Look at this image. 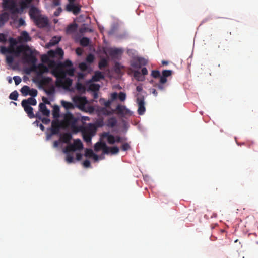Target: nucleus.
<instances>
[{"label":"nucleus","mask_w":258,"mask_h":258,"mask_svg":"<svg viewBox=\"0 0 258 258\" xmlns=\"http://www.w3.org/2000/svg\"><path fill=\"white\" fill-rule=\"evenodd\" d=\"M28 4H29L26 2L25 0L21 1L20 3L21 6V10L22 11L25 8H27Z\"/></svg>","instance_id":"5fc2aeb1"},{"label":"nucleus","mask_w":258,"mask_h":258,"mask_svg":"<svg viewBox=\"0 0 258 258\" xmlns=\"http://www.w3.org/2000/svg\"><path fill=\"white\" fill-rule=\"evenodd\" d=\"M60 41V39L57 37H53L50 42L47 43V47H49L57 44Z\"/></svg>","instance_id":"c85d7f7f"},{"label":"nucleus","mask_w":258,"mask_h":258,"mask_svg":"<svg viewBox=\"0 0 258 258\" xmlns=\"http://www.w3.org/2000/svg\"><path fill=\"white\" fill-rule=\"evenodd\" d=\"M72 81L68 78L66 77V90H68L69 86L71 85Z\"/></svg>","instance_id":"052dcab7"},{"label":"nucleus","mask_w":258,"mask_h":258,"mask_svg":"<svg viewBox=\"0 0 258 258\" xmlns=\"http://www.w3.org/2000/svg\"><path fill=\"white\" fill-rule=\"evenodd\" d=\"M110 147H108L106 144L104 145L103 149H102L104 154H108L110 153Z\"/></svg>","instance_id":"bf43d9fd"},{"label":"nucleus","mask_w":258,"mask_h":258,"mask_svg":"<svg viewBox=\"0 0 258 258\" xmlns=\"http://www.w3.org/2000/svg\"><path fill=\"white\" fill-rule=\"evenodd\" d=\"M151 76L154 78H157L160 77V73L158 70H153L151 73Z\"/></svg>","instance_id":"49530a36"},{"label":"nucleus","mask_w":258,"mask_h":258,"mask_svg":"<svg viewBox=\"0 0 258 258\" xmlns=\"http://www.w3.org/2000/svg\"><path fill=\"white\" fill-rule=\"evenodd\" d=\"M19 42H27L31 40V38L28 32L25 31H22L20 36L18 37Z\"/></svg>","instance_id":"dca6fc26"},{"label":"nucleus","mask_w":258,"mask_h":258,"mask_svg":"<svg viewBox=\"0 0 258 258\" xmlns=\"http://www.w3.org/2000/svg\"><path fill=\"white\" fill-rule=\"evenodd\" d=\"M119 99L121 101H124L126 99V94L124 92H120L118 94Z\"/></svg>","instance_id":"6e6d98bb"},{"label":"nucleus","mask_w":258,"mask_h":258,"mask_svg":"<svg viewBox=\"0 0 258 258\" xmlns=\"http://www.w3.org/2000/svg\"><path fill=\"white\" fill-rule=\"evenodd\" d=\"M81 129L79 130L82 134L83 138L86 143H91L92 137L95 134L96 127L92 124H89L88 127L81 125Z\"/></svg>","instance_id":"423d86ee"},{"label":"nucleus","mask_w":258,"mask_h":258,"mask_svg":"<svg viewBox=\"0 0 258 258\" xmlns=\"http://www.w3.org/2000/svg\"><path fill=\"white\" fill-rule=\"evenodd\" d=\"M93 31V29L89 28L86 24H83L82 25L79 29V32L80 33H84L86 32H92Z\"/></svg>","instance_id":"cd10ccee"},{"label":"nucleus","mask_w":258,"mask_h":258,"mask_svg":"<svg viewBox=\"0 0 258 258\" xmlns=\"http://www.w3.org/2000/svg\"><path fill=\"white\" fill-rule=\"evenodd\" d=\"M8 41L9 43V45L13 46H16L18 43L19 42L18 40H17L16 38L13 37H10L8 39Z\"/></svg>","instance_id":"58836bf2"},{"label":"nucleus","mask_w":258,"mask_h":258,"mask_svg":"<svg viewBox=\"0 0 258 258\" xmlns=\"http://www.w3.org/2000/svg\"><path fill=\"white\" fill-rule=\"evenodd\" d=\"M95 57L93 54H89L87 55L86 60L87 62L89 63H92L94 60Z\"/></svg>","instance_id":"79ce46f5"},{"label":"nucleus","mask_w":258,"mask_h":258,"mask_svg":"<svg viewBox=\"0 0 258 258\" xmlns=\"http://www.w3.org/2000/svg\"><path fill=\"white\" fill-rule=\"evenodd\" d=\"M116 111L118 114L125 115L128 113L129 110L125 107V106L118 104L116 106V109L112 110V112H115Z\"/></svg>","instance_id":"2eb2a0df"},{"label":"nucleus","mask_w":258,"mask_h":258,"mask_svg":"<svg viewBox=\"0 0 258 258\" xmlns=\"http://www.w3.org/2000/svg\"><path fill=\"white\" fill-rule=\"evenodd\" d=\"M172 74V71L169 70H163L162 72V76L160 78V82L161 83H166L167 79L166 78L170 76Z\"/></svg>","instance_id":"a211bd4d"},{"label":"nucleus","mask_w":258,"mask_h":258,"mask_svg":"<svg viewBox=\"0 0 258 258\" xmlns=\"http://www.w3.org/2000/svg\"><path fill=\"white\" fill-rule=\"evenodd\" d=\"M24 46L27 48H24V50L22 51V59L25 63L33 66L37 62V51L35 49H32L28 45H24Z\"/></svg>","instance_id":"7ed1b4c3"},{"label":"nucleus","mask_w":258,"mask_h":258,"mask_svg":"<svg viewBox=\"0 0 258 258\" xmlns=\"http://www.w3.org/2000/svg\"><path fill=\"white\" fill-rule=\"evenodd\" d=\"M38 10L37 8L34 6L32 7L29 11V16L31 19H32L33 21L36 18L40 16L38 15Z\"/></svg>","instance_id":"6ab92c4d"},{"label":"nucleus","mask_w":258,"mask_h":258,"mask_svg":"<svg viewBox=\"0 0 258 258\" xmlns=\"http://www.w3.org/2000/svg\"><path fill=\"white\" fill-rule=\"evenodd\" d=\"M74 108V106L73 104L66 101V109H69Z\"/></svg>","instance_id":"e2e57ef3"},{"label":"nucleus","mask_w":258,"mask_h":258,"mask_svg":"<svg viewBox=\"0 0 258 258\" xmlns=\"http://www.w3.org/2000/svg\"><path fill=\"white\" fill-rule=\"evenodd\" d=\"M109 55L113 57H117L122 53L121 49L118 48L111 49L109 50Z\"/></svg>","instance_id":"b1692460"},{"label":"nucleus","mask_w":258,"mask_h":258,"mask_svg":"<svg viewBox=\"0 0 258 258\" xmlns=\"http://www.w3.org/2000/svg\"><path fill=\"white\" fill-rule=\"evenodd\" d=\"M134 76L138 81H143L144 79V77L142 78L141 73L139 71H135L134 72Z\"/></svg>","instance_id":"e433bc0d"},{"label":"nucleus","mask_w":258,"mask_h":258,"mask_svg":"<svg viewBox=\"0 0 258 258\" xmlns=\"http://www.w3.org/2000/svg\"><path fill=\"white\" fill-rule=\"evenodd\" d=\"M83 52V50L82 48H81L80 47H78V48H76V53L78 55L81 56Z\"/></svg>","instance_id":"69168bd1"},{"label":"nucleus","mask_w":258,"mask_h":258,"mask_svg":"<svg viewBox=\"0 0 258 258\" xmlns=\"http://www.w3.org/2000/svg\"><path fill=\"white\" fill-rule=\"evenodd\" d=\"M52 81V79L51 78L49 77H42L40 81V83L42 85H48Z\"/></svg>","instance_id":"7c9ffc66"},{"label":"nucleus","mask_w":258,"mask_h":258,"mask_svg":"<svg viewBox=\"0 0 258 258\" xmlns=\"http://www.w3.org/2000/svg\"><path fill=\"white\" fill-rule=\"evenodd\" d=\"M121 149L124 151H127L130 149V146L128 143H125L122 145Z\"/></svg>","instance_id":"864d4df0"},{"label":"nucleus","mask_w":258,"mask_h":258,"mask_svg":"<svg viewBox=\"0 0 258 258\" xmlns=\"http://www.w3.org/2000/svg\"><path fill=\"white\" fill-rule=\"evenodd\" d=\"M83 166L86 168L90 167V162L88 160H85L83 163Z\"/></svg>","instance_id":"338daca9"},{"label":"nucleus","mask_w":258,"mask_h":258,"mask_svg":"<svg viewBox=\"0 0 258 258\" xmlns=\"http://www.w3.org/2000/svg\"><path fill=\"white\" fill-rule=\"evenodd\" d=\"M83 148V145L80 139H77L74 140L73 143H70L66 146V153L68 152L81 150Z\"/></svg>","instance_id":"0eeeda50"},{"label":"nucleus","mask_w":258,"mask_h":258,"mask_svg":"<svg viewBox=\"0 0 258 258\" xmlns=\"http://www.w3.org/2000/svg\"><path fill=\"white\" fill-rule=\"evenodd\" d=\"M37 90L35 89H30L29 93L28 95H30L32 97H36L37 95Z\"/></svg>","instance_id":"09e8293b"},{"label":"nucleus","mask_w":258,"mask_h":258,"mask_svg":"<svg viewBox=\"0 0 258 258\" xmlns=\"http://www.w3.org/2000/svg\"><path fill=\"white\" fill-rule=\"evenodd\" d=\"M30 91V87L26 85L24 86L20 90L22 94L25 96L28 95Z\"/></svg>","instance_id":"2f4dec72"},{"label":"nucleus","mask_w":258,"mask_h":258,"mask_svg":"<svg viewBox=\"0 0 258 258\" xmlns=\"http://www.w3.org/2000/svg\"><path fill=\"white\" fill-rule=\"evenodd\" d=\"M75 69L74 68H66V76L67 75L71 76L74 75Z\"/></svg>","instance_id":"37998d69"},{"label":"nucleus","mask_w":258,"mask_h":258,"mask_svg":"<svg viewBox=\"0 0 258 258\" xmlns=\"http://www.w3.org/2000/svg\"><path fill=\"white\" fill-rule=\"evenodd\" d=\"M108 66V61L105 58H102L99 62L98 67L100 69L106 67Z\"/></svg>","instance_id":"72a5a7b5"},{"label":"nucleus","mask_w":258,"mask_h":258,"mask_svg":"<svg viewBox=\"0 0 258 258\" xmlns=\"http://www.w3.org/2000/svg\"><path fill=\"white\" fill-rule=\"evenodd\" d=\"M39 110L45 116H48L50 114L49 110L47 108L46 105L43 103L39 104Z\"/></svg>","instance_id":"5701e85b"},{"label":"nucleus","mask_w":258,"mask_h":258,"mask_svg":"<svg viewBox=\"0 0 258 258\" xmlns=\"http://www.w3.org/2000/svg\"><path fill=\"white\" fill-rule=\"evenodd\" d=\"M102 138H107L108 143L110 144H113L115 143V137L110 134L108 132H104L102 135Z\"/></svg>","instance_id":"aec40b11"},{"label":"nucleus","mask_w":258,"mask_h":258,"mask_svg":"<svg viewBox=\"0 0 258 258\" xmlns=\"http://www.w3.org/2000/svg\"><path fill=\"white\" fill-rule=\"evenodd\" d=\"M110 153L113 155L118 154L119 151V148L116 146L110 147Z\"/></svg>","instance_id":"a19ab883"},{"label":"nucleus","mask_w":258,"mask_h":258,"mask_svg":"<svg viewBox=\"0 0 258 258\" xmlns=\"http://www.w3.org/2000/svg\"><path fill=\"white\" fill-rule=\"evenodd\" d=\"M66 160L67 161V162H68L69 163H73L75 161L74 156L70 155V154H68L67 155Z\"/></svg>","instance_id":"de8ad7c7"},{"label":"nucleus","mask_w":258,"mask_h":258,"mask_svg":"<svg viewBox=\"0 0 258 258\" xmlns=\"http://www.w3.org/2000/svg\"><path fill=\"white\" fill-rule=\"evenodd\" d=\"M9 14L5 12L0 15V21L3 22L5 23L9 20Z\"/></svg>","instance_id":"c9c22d12"},{"label":"nucleus","mask_w":258,"mask_h":258,"mask_svg":"<svg viewBox=\"0 0 258 258\" xmlns=\"http://www.w3.org/2000/svg\"><path fill=\"white\" fill-rule=\"evenodd\" d=\"M69 3L66 6V10L72 12L74 15L78 14L81 11V7L78 4H75V0H68Z\"/></svg>","instance_id":"1a4fd4ad"},{"label":"nucleus","mask_w":258,"mask_h":258,"mask_svg":"<svg viewBox=\"0 0 258 258\" xmlns=\"http://www.w3.org/2000/svg\"><path fill=\"white\" fill-rule=\"evenodd\" d=\"M105 142H98L95 144L94 150L98 151L100 150H102L104 147V145H105Z\"/></svg>","instance_id":"473e14b6"},{"label":"nucleus","mask_w":258,"mask_h":258,"mask_svg":"<svg viewBox=\"0 0 258 258\" xmlns=\"http://www.w3.org/2000/svg\"><path fill=\"white\" fill-rule=\"evenodd\" d=\"M79 67L80 69V70L82 71H85L88 69V66L84 62H81L80 63H79Z\"/></svg>","instance_id":"c03bdc74"},{"label":"nucleus","mask_w":258,"mask_h":258,"mask_svg":"<svg viewBox=\"0 0 258 258\" xmlns=\"http://www.w3.org/2000/svg\"><path fill=\"white\" fill-rule=\"evenodd\" d=\"M76 89L80 93H84L86 91L85 86L79 82L76 83Z\"/></svg>","instance_id":"c756f323"},{"label":"nucleus","mask_w":258,"mask_h":258,"mask_svg":"<svg viewBox=\"0 0 258 258\" xmlns=\"http://www.w3.org/2000/svg\"><path fill=\"white\" fill-rule=\"evenodd\" d=\"M13 79L15 81L16 85H19L21 82V78L19 76H14Z\"/></svg>","instance_id":"13d9d810"},{"label":"nucleus","mask_w":258,"mask_h":258,"mask_svg":"<svg viewBox=\"0 0 258 258\" xmlns=\"http://www.w3.org/2000/svg\"><path fill=\"white\" fill-rule=\"evenodd\" d=\"M94 155V152L91 149H86L85 151V156L86 157L91 158Z\"/></svg>","instance_id":"ea45409f"},{"label":"nucleus","mask_w":258,"mask_h":258,"mask_svg":"<svg viewBox=\"0 0 258 258\" xmlns=\"http://www.w3.org/2000/svg\"><path fill=\"white\" fill-rule=\"evenodd\" d=\"M54 51L56 54V56H62L63 54V51L61 48H58L55 50H54Z\"/></svg>","instance_id":"4d7b16f0"},{"label":"nucleus","mask_w":258,"mask_h":258,"mask_svg":"<svg viewBox=\"0 0 258 258\" xmlns=\"http://www.w3.org/2000/svg\"><path fill=\"white\" fill-rule=\"evenodd\" d=\"M77 28V25L76 23H72L69 25L66 29V33H72L75 32Z\"/></svg>","instance_id":"393cba45"},{"label":"nucleus","mask_w":258,"mask_h":258,"mask_svg":"<svg viewBox=\"0 0 258 258\" xmlns=\"http://www.w3.org/2000/svg\"><path fill=\"white\" fill-rule=\"evenodd\" d=\"M37 104V101L34 97H30L27 99H24L21 102V105L26 104V105L35 106Z\"/></svg>","instance_id":"412c9836"},{"label":"nucleus","mask_w":258,"mask_h":258,"mask_svg":"<svg viewBox=\"0 0 258 258\" xmlns=\"http://www.w3.org/2000/svg\"><path fill=\"white\" fill-rule=\"evenodd\" d=\"M30 70L37 72L38 76H41L49 71L48 68L42 63H40L38 65L35 64L33 66H31Z\"/></svg>","instance_id":"9d476101"},{"label":"nucleus","mask_w":258,"mask_h":258,"mask_svg":"<svg viewBox=\"0 0 258 258\" xmlns=\"http://www.w3.org/2000/svg\"><path fill=\"white\" fill-rule=\"evenodd\" d=\"M104 78V76L103 74L101 72L97 71L95 72L94 75L92 76V81L94 82H98Z\"/></svg>","instance_id":"4be33fe9"},{"label":"nucleus","mask_w":258,"mask_h":258,"mask_svg":"<svg viewBox=\"0 0 258 258\" xmlns=\"http://www.w3.org/2000/svg\"><path fill=\"white\" fill-rule=\"evenodd\" d=\"M79 117H74L69 112H66V130L70 129L73 133H77L81 129V125H77Z\"/></svg>","instance_id":"20e7f679"},{"label":"nucleus","mask_w":258,"mask_h":258,"mask_svg":"<svg viewBox=\"0 0 258 258\" xmlns=\"http://www.w3.org/2000/svg\"><path fill=\"white\" fill-rule=\"evenodd\" d=\"M73 101L75 105L81 111L92 113L94 111V108L92 106H86L88 102L85 97L76 96L73 97Z\"/></svg>","instance_id":"39448f33"},{"label":"nucleus","mask_w":258,"mask_h":258,"mask_svg":"<svg viewBox=\"0 0 258 258\" xmlns=\"http://www.w3.org/2000/svg\"><path fill=\"white\" fill-rule=\"evenodd\" d=\"M36 25L40 28H44L48 24V20L46 17H42L41 15L36 18L34 20Z\"/></svg>","instance_id":"4468645a"},{"label":"nucleus","mask_w":258,"mask_h":258,"mask_svg":"<svg viewBox=\"0 0 258 258\" xmlns=\"http://www.w3.org/2000/svg\"><path fill=\"white\" fill-rule=\"evenodd\" d=\"M21 105L30 118H33L35 117V114L33 113V108L32 107L29 105H26V104Z\"/></svg>","instance_id":"f3484780"},{"label":"nucleus","mask_w":258,"mask_h":258,"mask_svg":"<svg viewBox=\"0 0 258 258\" xmlns=\"http://www.w3.org/2000/svg\"><path fill=\"white\" fill-rule=\"evenodd\" d=\"M137 103L138 106V114L141 115H143L146 111L144 97L142 95L138 94L137 98Z\"/></svg>","instance_id":"9b49d317"},{"label":"nucleus","mask_w":258,"mask_h":258,"mask_svg":"<svg viewBox=\"0 0 258 258\" xmlns=\"http://www.w3.org/2000/svg\"><path fill=\"white\" fill-rule=\"evenodd\" d=\"M3 7L5 9L9 10L12 14L20 12V9L17 8V4L14 0H5L3 3Z\"/></svg>","instance_id":"6e6552de"},{"label":"nucleus","mask_w":258,"mask_h":258,"mask_svg":"<svg viewBox=\"0 0 258 258\" xmlns=\"http://www.w3.org/2000/svg\"><path fill=\"white\" fill-rule=\"evenodd\" d=\"M41 61L47 63L49 68L52 69V74L56 78V86L64 89V62H56L51 60L48 54L43 55Z\"/></svg>","instance_id":"f03ea898"},{"label":"nucleus","mask_w":258,"mask_h":258,"mask_svg":"<svg viewBox=\"0 0 258 258\" xmlns=\"http://www.w3.org/2000/svg\"><path fill=\"white\" fill-rule=\"evenodd\" d=\"M100 88V85L98 84H91L89 86V89L93 92H97Z\"/></svg>","instance_id":"f704fd0d"},{"label":"nucleus","mask_w":258,"mask_h":258,"mask_svg":"<svg viewBox=\"0 0 258 258\" xmlns=\"http://www.w3.org/2000/svg\"><path fill=\"white\" fill-rule=\"evenodd\" d=\"M0 52L2 54H4L6 53H9L8 48L4 46H0Z\"/></svg>","instance_id":"8fccbe9b"},{"label":"nucleus","mask_w":258,"mask_h":258,"mask_svg":"<svg viewBox=\"0 0 258 258\" xmlns=\"http://www.w3.org/2000/svg\"><path fill=\"white\" fill-rule=\"evenodd\" d=\"M6 61L9 65L12 64L14 62V57L12 55H8L6 57Z\"/></svg>","instance_id":"603ef678"},{"label":"nucleus","mask_w":258,"mask_h":258,"mask_svg":"<svg viewBox=\"0 0 258 258\" xmlns=\"http://www.w3.org/2000/svg\"><path fill=\"white\" fill-rule=\"evenodd\" d=\"M117 124V119L115 117H112L109 118L107 121V126L109 127H114Z\"/></svg>","instance_id":"a878e982"},{"label":"nucleus","mask_w":258,"mask_h":258,"mask_svg":"<svg viewBox=\"0 0 258 258\" xmlns=\"http://www.w3.org/2000/svg\"><path fill=\"white\" fill-rule=\"evenodd\" d=\"M53 120L51 121V126L47 128L45 132L46 140L49 141L53 136L58 137L57 140L53 142L52 147L59 153L64 154V118L59 120L60 108L57 105L53 107L52 111Z\"/></svg>","instance_id":"f257e3e1"},{"label":"nucleus","mask_w":258,"mask_h":258,"mask_svg":"<svg viewBox=\"0 0 258 258\" xmlns=\"http://www.w3.org/2000/svg\"><path fill=\"white\" fill-rule=\"evenodd\" d=\"M18 93L17 91H14L12 92L9 96V98L13 100H17L18 97Z\"/></svg>","instance_id":"4c0bfd02"},{"label":"nucleus","mask_w":258,"mask_h":258,"mask_svg":"<svg viewBox=\"0 0 258 258\" xmlns=\"http://www.w3.org/2000/svg\"><path fill=\"white\" fill-rule=\"evenodd\" d=\"M147 64V61L146 59L142 57H138L132 61L131 66L134 68L140 69Z\"/></svg>","instance_id":"ddd939ff"},{"label":"nucleus","mask_w":258,"mask_h":258,"mask_svg":"<svg viewBox=\"0 0 258 258\" xmlns=\"http://www.w3.org/2000/svg\"><path fill=\"white\" fill-rule=\"evenodd\" d=\"M7 35L4 33H0V42L5 44L7 41Z\"/></svg>","instance_id":"a18cd8bd"},{"label":"nucleus","mask_w":258,"mask_h":258,"mask_svg":"<svg viewBox=\"0 0 258 258\" xmlns=\"http://www.w3.org/2000/svg\"><path fill=\"white\" fill-rule=\"evenodd\" d=\"M25 48L27 47L24 46V44L18 45L16 48H15V46L10 45H9V47H8L9 51V53L14 54L16 57H19L20 54L22 53V51L24 50V49Z\"/></svg>","instance_id":"f8f14e48"},{"label":"nucleus","mask_w":258,"mask_h":258,"mask_svg":"<svg viewBox=\"0 0 258 258\" xmlns=\"http://www.w3.org/2000/svg\"><path fill=\"white\" fill-rule=\"evenodd\" d=\"M165 83H161L159 81V83L155 85V87H157L159 90L163 91L165 88V86L164 85Z\"/></svg>","instance_id":"3c124183"},{"label":"nucleus","mask_w":258,"mask_h":258,"mask_svg":"<svg viewBox=\"0 0 258 258\" xmlns=\"http://www.w3.org/2000/svg\"><path fill=\"white\" fill-rule=\"evenodd\" d=\"M117 96H118V94L116 92H114V93H111V100H112V101H113L114 100L116 99V98H117Z\"/></svg>","instance_id":"774afa93"},{"label":"nucleus","mask_w":258,"mask_h":258,"mask_svg":"<svg viewBox=\"0 0 258 258\" xmlns=\"http://www.w3.org/2000/svg\"><path fill=\"white\" fill-rule=\"evenodd\" d=\"M90 43V39L86 37H82L80 40V44L83 47H87Z\"/></svg>","instance_id":"bb28decb"},{"label":"nucleus","mask_w":258,"mask_h":258,"mask_svg":"<svg viewBox=\"0 0 258 258\" xmlns=\"http://www.w3.org/2000/svg\"><path fill=\"white\" fill-rule=\"evenodd\" d=\"M71 138V135L69 132L66 131V144H69V142Z\"/></svg>","instance_id":"680f3d73"},{"label":"nucleus","mask_w":258,"mask_h":258,"mask_svg":"<svg viewBox=\"0 0 258 258\" xmlns=\"http://www.w3.org/2000/svg\"><path fill=\"white\" fill-rule=\"evenodd\" d=\"M48 55L49 57H56V54L54 50H50L48 52Z\"/></svg>","instance_id":"0e129e2a"}]
</instances>
